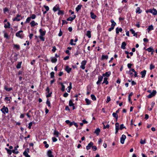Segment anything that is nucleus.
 Listing matches in <instances>:
<instances>
[{
  "instance_id": "obj_1",
  "label": "nucleus",
  "mask_w": 157,
  "mask_h": 157,
  "mask_svg": "<svg viewBox=\"0 0 157 157\" xmlns=\"http://www.w3.org/2000/svg\"><path fill=\"white\" fill-rule=\"evenodd\" d=\"M22 33L23 31L20 30L16 33V36L17 37L22 39L24 37V35Z\"/></svg>"
},
{
  "instance_id": "obj_2",
  "label": "nucleus",
  "mask_w": 157,
  "mask_h": 157,
  "mask_svg": "<svg viewBox=\"0 0 157 157\" xmlns=\"http://www.w3.org/2000/svg\"><path fill=\"white\" fill-rule=\"evenodd\" d=\"M23 18V17H21V15L17 14L16 15V17L13 18V21H19L21 19H22Z\"/></svg>"
},
{
  "instance_id": "obj_3",
  "label": "nucleus",
  "mask_w": 157,
  "mask_h": 157,
  "mask_svg": "<svg viewBox=\"0 0 157 157\" xmlns=\"http://www.w3.org/2000/svg\"><path fill=\"white\" fill-rule=\"evenodd\" d=\"M1 111L4 114L7 113L8 112V109L7 107H5V106H3L2 108L1 109Z\"/></svg>"
},
{
  "instance_id": "obj_4",
  "label": "nucleus",
  "mask_w": 157,
  "mask_h": 157,
  "mask_svg": "<svg viewBox=\"0 0 157 157\" xmlns=\"http://www.w3.org/2000/svg\"><path fill=\"white\" fill-rule=\"evenodd\" d=\"M148 12L152 13L154 15H155L157 14V11L155 9H150L146 11L147 13Z\"/></svg>"
},
{
  "instance_id": "obj_5",
  "label": "nucleus",
  "mask_w": 157,
  "mask_h": 157,
  "mask_svg": "<svg viewBox=\"0 0 157 157\" xmlns=\"http://www.w3.org/2000/svg\"><path fill=\"white\" fill-rule=\"evenodd\" d=\"M156 93V91L155 90H154L152 92H151L150 94L148 95L147 97L148 98H151L152 97L154 96Z\"/></svg>"
},
{
  "instance_id": "obj_6",
  "label": "nucleus",
  "mask_w": 157,
  "mask_h": 157,
  "mask_svg": "<svg viewBox=\"0 0 157 157\" xmlns=\"http://www.w3.org/2000/svg\"><path fill=\"white\" fill-rule=\"evenodd\" d=\"M87 62L86 60H83L81 62V65L80 66V67L84 70L85 69V65H86Z\"/></svg>"
},
{
  "instance_id": "obj_7",
  "label": "nucleus",
  "mask_w": 157,
  "mask_h": 157,
  "mask_svg": "<svg viewBox=\"0 0 157 157\" xmlns=\"http://www.w3.org/2000/svg\"><path fill=\"white\" fill-rule=\"evenodd\" d=\"M103 77L102 76H99L98 77V80L96 82L97 84H100L102 80Z\"/></svg>"
},
{
  "instance_id": "obj_8",
  "label": "nucleus",
  "mask_w": 157,
  "mask_h": 157,
  "mask_svg": "<svg viewBox=\"0 0 157 157\" xmlns=\"http://www.w3.org/2000/svg\"><path fill=\"white\" fill-rule=\"evenodd\" d=\"M126 138V136L124 135H123L121 137V143L122 144H123L124 143V141L125 139Z\"/></svg>"
},
{
  "instance_id": "obj_9",
  "label": "nucleus",
  "mask_w": 157,
  "mask_h": 157,
  "mask_svg": "<svg viewBox=\"0 0 157 157\" xmlns=\"http://www.w3.org/2000/svg\"><path fill=\"white\" fill-rule=\"evenodd\" d=\"M93 145V143L90 142L88 145L87 146H86V149L88 150H89L91 147H92V146Z\"/></svg>"
},
{
  "instance_id": "obj_10",
  "label": "nucleus",
  "mask_w": 157,
  "mask_h": 157,
  "mask_svg": "<svg viewBox=\"0 0 157 157\" xmlns=\"http://www.w3.org/2000/svg\"><path fill=\"white\" fill-rule=\"evenodd\" d=\"M115 134H117L118 131L119 129V124L118 122H117L115 123Z\"/></svg>"
},
{
  "instance_id": "obj_11",
  "label": "nucleus",
  "mask_w": 157,
  "mask_h": 157,
  "mask_svg": "<svg viewBox=\"0 0 157 157\" xmlns=\"http://www.w3.org/2000/svg\"><path fill=\"white\" fill-rule=\"evenodd\" d=\"M75 15H72V17H71L67 18V20L68 21H71L75 18Z\"/></svg>"
},
{
  "instance_id": "obj_12",
  "label": "nucleus",
  "mask_w": 157,
  "mask_h": 157,
  "mask_svg": "<svg viewBox=\"0 0 157 157\" xmlns=\"http://www.w3.org/2000/svg\"><path fill=\"white\" fill-rule=\"evenodd\" d=\"M39 32L40 33V36H44L46 33V31H43L42 29H40L39 30Z\"/></svg>"
},
{
  "instance_id": "obj_13",
  "label": "nucleus",
  "mask_w": 157,
  "mask_h": 157,
  "mask_svg": "<svg viewBox=\"0 0 157 157\" xmlns=\"http://www.w3.org/2000/svg\"><path fill=\"white\" fill-rule=\"evenodd\" d=\"M111 74V72L110 71L106 72L105 73L103 74L102 75L103 77L106 76L107 77H109V76Z\"/></svg>"
},
{
  "instance_id": "obj_14",
  "label": "nucleus",
  "mask_w": 157,
  "mask_h": 157,
  "mask_svg": "<svg viewBox=\"0 0 157 157\" xmlns=\"http://www.w3.org/2000/svg\"><path fill=\"white\" fill-rule=\"evenodd\" d=\"M146 71L145 70H144L141 72L140 74L141 75V77L142 78L144 77L146 74Z\"/></svg>"
},
{
  "instance_id": "obj_15",
  "label": "nucleus",
  "mask_w": 157,
  "mask_h": 157,
  "mask_svg": "<svg viewBox=\"0 0 157 157\" xmlns=\"http://www.w3.org/2000/svg\"><path fill=\"white\" fill-rule=\"evenodd\" d=\"M154 29L152 25H151L149 26L148 28L147 29V31L149 33L151 30H152Z\"/></svg>"
},
{
  "instance_id": "obj_16",
  "label": "nucleus",
  "mask_w": 157,
  "mask_h": 157,
  "mask_svg": "<svg viewBox=\"0 0 157 157\" xmlns=\"http://www.w3.org/2000/svg\"><path fill=\"white\" fill-rule=\"evenodd\" d=\"M59 9V6L57 5L53 7V10L54 12H56L57 10H58Z\"/></svg>"
},
{
  "instance_id": "obj_17",
  "label": "nucleus",
  "mask_w": 157,
  "mask_h": 157,
  "mask_svg": "<svg viewBox=\"0 0 157 157\" xmlns=\"http://www.w3.org/2000/svg\"><path fill=\"white\" fill-rule=\"evenodd\" d=\"M90 16L91 18L93 19H95L96 17V16L92 12L90 13Z\"/></svg>"
},
{
  "instance_id": "obj_18",
  "label": "nucleus",
  "mask_w": 157,
  "mask_h": 157,
  "mask_svg": "<svg viewBox=\"0 0 157 157\" xmlns=\"http://www.w3.org/2000/svg\"><path fill=\"white\" fill-rule=\"evenodd\" d=\"M122 31V29L121 28H118L117 27L116 28V33L117 34H118L119 32H121Z\"/></svg>"
},
{
  "instance_id": "obj_19",
  "label": "nucleus",
  "mask_w": 157,
  "mask_h": 157,
  "mask_svg": "<svg viewBox=\"0 0 157 157\" xmlns=\"http://www.w3.org/2000/svg\"><path fill=\"white\" fill-rule=\"evenodd\" d=\"M31 26L32 27L34 26L35 25H38L37 23H35L34 21H32L30 23Z\"/></svg>"
},
{
  "instance_id": "obj_20",
  "label": "nucleus",
  "mask_w": 157,
  "mask_h": 157,
  "mask_svg": "<svg viewBox=\"0 0 157 157\" xmlns=\"http://www.w3.org/2000/svg\"><path fill=\"white\" fill-rule=\"evenodd\" d=\"M100 132V129L99 128H97L95 131L94 133L98 136L99 134V132Z\"/></svg>"
},
{
  "instance_id": "obj_21",
  "label": "nucleus",
  "mask_w": 157,
  "mask_h": 157,
  "mask_svg": "<svg viewBox=\"0 0 157 157\" xmlns=\"http://www.w3.org/2000/svg\"><path fill=\"white\" fill-rule=\"evenodd\" d=\"M108 78L107 77H105L104 79V81L102 84L105 83L106 85H107L109 83V82L107 81Z\"/></svg>"
},
{
  "instance_id": "obj_22",
  "label": "nucleus",
  "mask_w": 157,
  "mask_h": 157,
  "mask_svg": "<svg viewBox=\"0 0 157 157\" xmlns=\"http://www.w3.org/2000/svg\"><path fill=\"white\" fill-rule=\"evenodd\" d=\"M126 45V44L125 42H123L122 43L121 45V48L123 49H125V46Z\"/></svg>"
},
{
  "instance_id": "obj_23",
  "label": "nucleus",
  "mask_w": 157,
  "mask_h": 157,
  "mask_svg": "<svg viewBox=\"0 0 157 157\" xmlns=\"http://www.w3.org/2000/svg\"><path fill=\"white\" fill-rule=\"evenodd\" d=\"M4 89L7 91H10V90H12V87L8 88L7 86H5Z\"/></svg>"
},
{
  "instance_id": "obj_24",
  "label": "nucleus",
  "mask_w": 157,
  "mask_h": 157,
  "mask_svg": "<svg viewBox=\"0 0 157 157\" xmlns=\"http://www.w3.org/2000/svg\"><path fill=\"white\" fill-rule=\"evenodd\" d=\"M59 84H60L62 86V88L61 89V90L62 91H64L65 90V86L63 84L62 82H59Z\"/></svg>"
},
{
  "instance_id": "obj_25",
  "label": "nucleus",
  "mask_w": 157,
  "mask_h": 157,
  "mask_svg": "<svg viewBox=\"0 0 157 157\" xmlns=\"http://www.w3.org/2000/svg\"><path fill=\"white\" fill-rule=\"evenodd\" d=\"M65 70L68 73H69L71 70V68H69L68 66H67Z\"/></svg>"
},
{
  "instance_id": "obj_26",
  "label": "nucleus",
  "mask_w": 157,
  "mask_h": 157,
  "mask_svg": "<svg viewBox=\"0 0 157 157\" xmlns=\"http://www.w3.org/2000/svg\"><path fill=\"white\" fill-rule=\"evenodd\" d=\"M133 94V93L132 92L129 94L128 96V101L130 102L131 103H132V101H131V96H132Z\"/></svg>"
},
{
  "instance_id": "obj_27",
  "label": "nucleus",
  "mask_w": 157,
  "mask_h": 157,
  "mask_svg": "<svg viewBox=\"0 0 157 157\" xmlns=\"http://www.w3.org/2000/svg\"><path fill=\"white\" fill-rule=\"evenodd\" d=\"M82 6V5H78L77 7H76V11H78L81 9Z\"/></svg>"
},
{
  "instance_id": "obj_28",
  "label": "nucleus",
  "mask_w": 157,
  "mask_h": 157,
  "mask_svg": "<svg viewBox=\"0 0 157 157\" xmlns=\"http://www.w3.org/2000/svg\"><path fill=\"white\" fill-rule=\"evenodd\" d=\"M52 152L50 150H49L47 152V155L48 157H51V156H52L53 155L52 154Z\"/></svg>"
},
{
  "instance_id": "obj_29",
  "label": "nucleus",
  "mask_w": 157,
  "mask_h": 157,
  "mask_svg": "<svg viewBox=\"0 0 157 157\" xmlns=\"http://www.w3.org/2000/svg\"><path fill=\"white\" fill-rule=\"evenodd\" d=\"M110 21L112 23L111 26H112V27H114V26H115V25L116 24V23L114 22V20L113 19H112Z\"/></svg>"
},
{
  "instance_id": "obj_30",
  "label": "nucleus",
  "mask_w": 157,
  "mask_h": 157,
  "mask_svg": "<svg viewBox=\"0 0 157 157\" xmlns=\"http://www.w3.org/2000/svg\"><path fill=\"white\" fill-rule=\"evenodd\" d=\"M147 51L149 52H154V50L152 48L149 47L147 48Z\"/></svg>"
},
{
  "instance_id": "obj_31",
  "label": "nucleus",
  "mask_w": 157,
  "mask_h": 157,
  "mask_svg": "<svg viewBox=\"0 0 157 157\" xmlns=\"http://www.w3.org/2000/svg\"><path fill=\"white\" fill-rule=\"evenodd\" d=\"M8 25H7L6 24H5L4 25V27L5 28H10V23L9 22H7Z\"/></svg>"
},
{
  "instance_id": "obj_32",
  "label": "nucleus",
  "mask_w": 157,
  "mask_h": 157,
  "mask_svg": "<svg viewBox=\"0 0 157 157\" xmlns=\"http://www.w3.org/2000/svg\"><path fill=\"white\" fill-rule=\"evenodd\" d=\"M57 61V59L56 58H52L51 59V62L53 63H56Z\"/></svg>"
},
{
  "instance_id": "obj_33",
  "label": "nucleus",
  "mask_w": 157,
  "mask_h": 157,
  "mask_svg": "<svg viewBox=\"0 0 157 157\" xmlns=\"http://www.w3.org/2000/svg\"><path fill=\"white\" fill-rule=\"evenodd\" d=\"M59 133L56 130L54 131V135L56 136L57 137H58L59 136Z\"/></svg>"
},
{
  "instance_id": "obj_34",
  "label": "nucleus",
  "mask_w": 157,
  "mask_h": 157,
  "mask_svg": "<svg viewBox=\"0 0 157 157\" xmlns=\"http://www.w3.org/2000/svg\"><path fill=\"white\" fill-rule=\"evenodd\" d=\"M108 58V56L107 55H102V59L103 60L105 59H107Z\"/></svg>"
},
{
  "instance_id": "obj_35",
  "label": "nucleus",
  "mask_w": 157,
  "mask_h": 157,
  "mask_svg": "<svg viewBox=\"0 0 157 157\" xmlns=\"http://www.w3.org/2000/svg\"><path fill=\"white\" fill-rule=\"evenodd\" d=\"M13 48H15L18 50H19L20 48V47L19 45L15 44H13Z\"/></svg>"
},
{
  "instance_id": "obj_36",
  "label": "nucleus",
  "mask_w": 157,
  "mask_h": 157,
  "mask_svg": "<svg viewBox=\"0 0 157 157\" xmlns=\"http://www.w3.org/2000/svg\"><path fill=\"white\" fill-rule=\"evenodd\" d=\"M141 11L140 10V7H138L137 8L136 10V13H141Z\"/></svg>"
},
{
  "instance_id": "obj_37",
  "label": "nucleus",
  "mask_w": 157,
  "mask_h": 157,
  "mask_svg": "<svg viewBox=\"0 0 157 157\" xmlns=\"http://www.w3.org/2000/svg\"><path fill=\"white\" fill-rule=\"evenodd\" d=\"M113 116L116 119H117V118H118V115L116 113H113Z\"/></svg>"
},
{
  "instance_id": "obj_38",
  "label": "nucleus",
  "mask_w": 157,
  "mask_h": 157,
  "mask_svg": "<svg viewBox=\"0 0 157 157\" xmlns=\"http://www.w3.org/2000/svg\"><path fill=\"white\" fill-rule=\"evenodd\" d=\"M23 155L26 157H30V156L28 155V153L26 151H25L23 152Z\"/></svg>"
},
{
  "instance_id": "obj_39",
  "label": "nucleus",
  "mask_w": 157,
  "mask_h": 157,
  "mask_svg": "<svg viewBox=\"0 0 157 157\" xmlns=\"http://www.w3.org/2000/svg\"><path fill=\"white\" fill-rule=\"evenodd\" d=\"M86 36H88L89 38H90L91 37V35L90 32V31H88L87 32Z\"/></svg>"
},
{
  "instance_id": "obj_40",
  "label": "nucleus",
  "mask_w": 157,
  "mask_h": 157,
  "mask_svg": "<svg viewBox=\"0 0 157 157\" xmlns=\"http://www.w3.org/2000/svg\"><path fill=\"white\" fill-rule=\"evenodd\" d=\"M21 62H19L18 63L16 66V67L17 68L19 69L21 68Z\"/></svg>"
},
{
  "instance_id": "obj_41",
  "label": "nucleus",
  "mask_w": 157,
  "mask_h": 157,
  "mask_svg": "<svg viewBox=\"0 0 157 157\" xmlns=\"http://www.w3.org/2000/svg\"><path fill=\"white\" fill-rule=\"evenodd\" d=\"M91 97L92 99L93 100L95 101L96 100V98L94 95L91 94Z\"/></svg>"
},
{
  "instance_id": "obj_42",
  "label": "nucleus",
  "mask_w": 157,
  "mask_h": 157,
  "mask_svg": "<svg viewBox=\"0 0 157 157\" xmlns=\"http://www.w3.org/2000/svg\"><path fill=\"white\" fill-rule=\"evenodd\" d=\"M58 14L59 15H63L64 14L63 11L60 10L59 9L58 10Z\"/></svg>"
},
{
  "instance_id": "obj_43",
  "label": "nucleus",
  "mask_w": 157,
  "mask_h": 157,
  "mask_svg": "<svg viewBox=\"0 0 157 157\" xmlns=\"http://www.w3.org/2000/svg\"><path fill=\"white\" fill-rule=\"evenodd\" d=\"M85 101L87 105H89L90 104V101L89 99L86 98L85 99Z\"/></svg>"
},
{
  "instance_id": "obj_44",
  "label": "nucleus",
  "mask_w": 157,
  "mask_h": 157,
  "mask_svg": "<svg viewBox=\"0 0 157 157\" xmlns=\"http://www.w3.org/2000/svg\"><path fill=\"white\" fill-rule=\"evenodd\" d=\"M74 41V40L73 39H71L70 40V44L71 45H76L75 43H73V42Z\"/></svg>"
},
{
  "instance_id": "obj_45",
  "label": "nucleus",
  "mask_w": 157,
  "mask_h": 157,
  "mask_svg": "<svg viewBox=\"0 0 157 157\" xmlns=\"http://www.w3.org/2000/svg\"><path fill=\"white\" fill-rule=\"evenodd\" d=\"M155 68V66L152 64L151 63L150 64V69L151 70L154 69Z\"/></svg>"
},
{
  "instance_id": "obj_46",
  "label": "nucleus",
  "mask_w": 157,
  "mask_h": 157,
  "mask_svg": "<svg viewBox=\"0 0 157 157\" xmlns=\"http://www.w3.org/2000/svg\"><path fill=\"white\" fill-rule=\"evenodd\" d=\"M74 105V104L73 103L71 100H70L69 101V105L71 106Z\"/></svg>"
},
{
  "instance_id": "obj_47",
  "label": "nucleus",
  "mask_w": 157,
  "mask_h": 157,
  "mask_svg": "<svg viewBox=\"0 0 157 157\" xmlns=\"http://www.w3.org/2000/svg\"><path fill=\"white\" fill-rule=\"evenodd\" d=\"M46 103L49 107L51 106V103L50 101H49L48 99H47Z\"/></svg>"
},
{
  "instance_id": "obj_48",
  "label": "nucleus",
  "mask_w": 157,
  "mask_h": 157,
  "mask_svg": "<svg viewBox=\"0 0 157 157\" xmlns=\"http://www.w3.org/2000/svg\"><path fill=\"white\" fill-rule=\"evenodd\" d=\"M31 20V17H28V18H27V19L26 20V21L25 22V23L29 22H30V21Z\"/></svg>"
},
{
  "instance_id": "obj_49",
  "label": "nucleus",
  "mask_w": 157,
  "mask_h": 157,
  "mask_svg": "<svg viewBox=\"0 0 157 157\" xmlns=\"http://www.w3.org/2000/svg\"><path fill=\"white\" fill-rule=\"evenodd\" d=\"M54 72H52L50 73L51 78H53L54 77Z\"/></svg>"
},
{
  "instance_id": "obj_50",
  "label": "nucleus",
  "mask_w": 157,
  "mask_h": 157,
  "mask_svg": "<svg viewBox=\"0 0 157 157\" xmlns=\"http://www.w3.org/2000/svg\"><path fill=\"white\" fill-rule=\"evenodd\" d=\"M124 128H125V127L124 126V124H122L120 125V129L121 130H122Z\"/></svg>"
},
{
  "instance_id": "obj_51",
  "label": "nucleus",
  "mask_w": 157,
  "mask_h": 157,
  "mask_svg": "<svg viewBox=\"0 0 157 157\" xmlns=\"http://www.w3.org/2000/svg\"><path fill=\"white\" fill-rule=\"evenodd\" d=\"M39 38L43 41H44L45 39L43 37V36H39Z\"/></svg>"
},
{
  "instance_id": "obj_52",
  "label": "nucleus",
  "mask_w": 157,
  "mask_h": 157,
  "mask_svg": "<svg viewBox=\"0 0 157 157\" xmlns=\"http://www.w3.org/2000/svg\"><path fill=\"white\" fill-rule=\"evenodd\" d=\"M30 17L31 19H34L36 17V15L34 14H33Z\"/></svg>"
},
{
  "instance_id": "obj_53",
  "label": "nucleus",
  "mask_w": 157,
  "mask_h": 157,
  "mask_svg": "<svg viewBox=\"0 0 157 157\" xmlns=\"http://www.w3.org/2000/svg\"><path fill=\"white\" fill-rule=\"evenodd\" d=\"M32 124H33L32 122H31L29 123V126H28V128H29V129H30L31 128V126L32 125Z\"/></svg>"
},
{
  "instance_id": "obj_54",
  "label": "nucleus",
  "mask_w": 157,
  "mask_h": 157,
  "mask_svg": "<svg viewBox=\"0 0 157 157\" xmlns=\"http://www.w3.org/2000/svg\"><path fill=\"white\" fill-rule=\"evenodd\" d=\"M72 89V87L68 86L67 87V91L68 92H70L71 90Z\"/></svg>"
},
{
  "instance_id": "obj_55",
  "label": "nucleus",
  "mask_w": 157,
  "mask_h": 157,
  "mask_svg": "<svg viewBox=\"0 0 157 157\" xmlns=\"http://www.w3.org/2000/svg\"><path fill=\"white\" fill-rule=\"evenodd\" d=\"M79 54H80V52L77 50V51L76 53L75 54V56L76 57H77V56Z\"/></svg>"
},
{
  "instance_id": "obj_56",
  "label": "nucleus",
  "mask_w": 157,
  "mask_h": 157,
  "mask_svg": "<svg viewBox=\"0 0 157 157\" xmlns=\"http://www.w3.org/2000/svg\"><path fill=\"white\" fill-rule=\"evenodd\" d=\"M52 140L53 142H56L57 140V139L55 137H52Z\"/></svg>"
},
{
  "instance_id": "obj_57",
  "label": "nucleus",
  "mask_w": 157,
  "mask_h": 157,
  "mask_svg": "<svg viewBox=\"0 0 157 157\" xmlns=\"http://www.w3.org/2000/svg\"><path fill=\"white\" fill-rule=\"evenodd\" d=\"M44 7L45 8V9H46L47 11H48L49 10V8L48 6L44 5Z\"/></svg>"
},
{
  "instance_id": "obj_58",
  "label": "nucleus",
  "mask_w": 157,
  "mask_h": 157,
  "mask_svg": "<svg viewBox=\"0 0 157 157\" xmlns=\"http://www.w3.org/2000/svg\"><path fill=\"white\" fill-rule=\"evenodd\" d=\"M12 152L14 153V154H17L18 153H19V151H15V150H12Z\"/></svg>"
},
{
  "instance_id": "obj_59",
  "label": "nucleus",
  "mask_w": 157,
  "mask_h": 157,
  "mask_svg": "<svg viewBox=\"0 0 157 157\" xmlns=\"http://www.w3.org/2000/svg\"><path fill=\"white\" fill-rule=\"evenodd\" d=\"M7 152L8 154H9L10 155L12 153V151L10 149H8Z\"/></svg>"
},
{
  "instance_id": "obj_60",
  "label": "nucleus",
  "mask_w": 157,
  "mask_h": 157,
  "mask_svg": "<svg viewBox=\"0 0 157 157\" xmlns=\"http://www.w3.org/2000/svg\"><path fill=\"white\" fill-rule=\"evenodd\" d=\"M145 140H142V139L140 141V143L141 144H144L145 143Z\"/></svg>"
},
{
  "instance_id": "obj_61",
  "label": "nucleus",
  "mask_w": 157,
  "mask_h": 157,
  "mask_svg": "<svg viewBox=\"0 0 157 157\" xmlns=\"http://www.w3.org/2000/svg\"><path fill=\"white\" fill-rule=\"evenodd\" d=\"M92 149L94 151H95L97 149V147L96 146H92Z\"/></svg>"
},
{
  "instance_id": "obj_62",
  "label": "nucleus",
  "mask_w": 157,
  "mask_h": 157,
  "mask_svg": "<svg viewBox=\"0 0 157 157\" xmlns=\"http://www.w3.org/2000/svg\"><path fill=\"white\" fill-rule=\"evenodd\" d=\"M110 101V97L109 96L107 97V100L106 101V102L108 103Z\"/></svg>"
},
{
  "instance_id": "obj_63",
  "label": "nucleus",
  "mask_w": 157,
  "mask_h": 157,
  "mask_svg": "<svg viewBox=\"0 0 157 157\" xmlns=\"http://www.w3.org/2000/svg\"><path fill=\"white\" fill-rule=\"evenodd\" d=\"M62 35V32L61 29L59 31V33L58 34V36H61Z\"/></svg>"
},
{
  "instance_id": "obj_64",
  "label": "nucleus",
  "mask_w": 157,
  "mask_h": 157,
  "mask_svg": "<svg viewBox=\"0 0 157 157\" xmlns=\"http://www.w3.org/2000/svg\"><path fill=\"white\" fill-rule=\"evenodd\" d=\"M68 94L66 92L65 93L63 94V97H67V96H68Z\"/></svg>"
}]
</instances>
